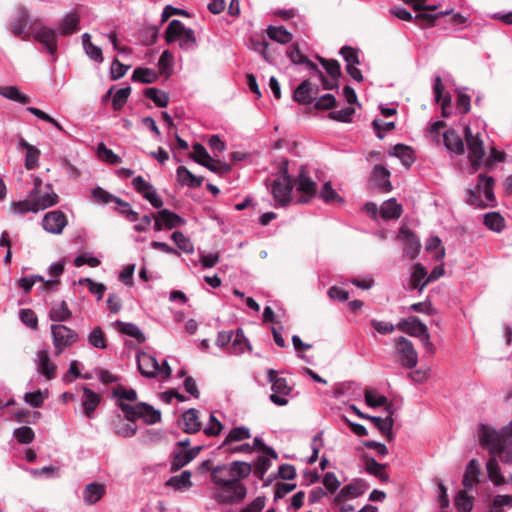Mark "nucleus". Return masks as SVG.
Masks as SVG:
<instances>
[{
  "label": "nucleus",
  "instance_id": "nucleus-1",
  "mask_svg": "<svg viewBox=\"0 0 512 512\" xmlns=\"http://www.w3.org/2000/svg\"><path fill=\"white\" fill-rule=\"evenodd\" d=\"M478 437L491 454L486 463L489 480L495 486L512 482V420L501 430L481 425Z\"/></svg>",
  "mask_w": 512,
  "mask_h": 512
},
{
  "label": "nucleus",
  "instance_id": "nucleus-2",
  "mask_svg": "<svg viewBox=\"0 0 512 512\" xmlns=\"http://www.w3.org/2000/svg\"><path fill=\"white\" fill-rule=\"evenodd\" d=\"M212 482L215 488L212 491V498L219 503H240L247 494L245 485L236 479L225 478L222 475L211 472Z\"/></svg>",
  "mask_w": 512,
  "mask_h": 512
},
{
  "label": "nucleus",
  "instance_id": "nucleus-3",
  "mask_svg": "<svg viewBox=\"0 0 512 512\" xmlns=\"http://www.w3.org/2000/svg\"><path fill=\"white\" fill-rule=\"evenodd\" d=\"M118 407L129 422L142 420L147 425H153L161 421V412L144 402H139L134 405L119 402Z\"/></svg>",
  "mask_w": 512,
  "mask_h": 512
},
{
  "label": "nucleus",
  "instance_id": "nucleus-4",
  "mask_svg": "<svg viewBox=\"0 0 512 512\" xmlns=\"http://www.w3.org/2000/svg\"><path fill=\"white\" fill-rule=\"evenodd\" d=\"M167 43L179 41V46L184 50H192L196 47V37L191 28H186L179 20H172L165 31Z\"/></svg>",
  "mask_w": 512,
  "mask_h": 512
},
{
  "label": "nucleus",
  "instance_id": "nucleus-5",
  "mask_svg": "<svg viewBox=\"0 0 512 512\" xmlns=\"http://www.w3.org/2000/svg\"><path fill=\"white\" fill-rule=\"evenodd\" d=\"M493 188L494 179L484 174H480L478 177L477 191H468L467 202L478 207L488 206L489 203H492L495 200Z\"/></svg>",
  "mask_w": 512,
  "mask_h": 512
},
{
  "label": "nucleus",
  "instance_id": "nucleus-6",
  "mask_svg": "<svg viewBox=\"0 0 512 512\" xmlns=\"http://www.w3.org/2000/svg\"><path fill=\"white\" fill-rule=\"evenodd\" d=\"M293 183L288 175L287 168H282L272 183L271 192L277 206H287L292 201Z\"/></svg>",
  "mask_w": 512,
  "mask_h": 512
},
{
  "label": "nucleus",
  "instance_id": "nucleus-7",
  "mask_svg": "<svg viewBox=\"0 0 512 512\" xmlns=\"http://www.w3.org/2000/svg\"><path fill=\"white\" fill-rule=\"evenodd\" d=\"M268 381L271 383L270 400L277 406H285L289 403V396L292 393V387L285 378L279 377L273 369L267 370Z\"/></svg>",
  "mask_w": 512,
  "mask_h": 512
},
{
  "label": "nucleus",
  "instance_id": "nucleus-8",
  "mask_svg": "<svg viewBox=\"0 0 512 512\" xmlns=\"http://www.w3.org/2000/svg\"><path fill=\"white\" fill-rule=\"evenodd\" d=\"M30 37L42 44L50 55L57 51V33L54 29L44 25L38 19L32 21Z\"/></svg>",
  "mask_w": 512,
  "mask_h": 512
},
{
  "label": "nucleus",
  "instance_id": "nucleus-9",
  "mask_svg": "<svg viewBox=\"0 0 512 512\" xmlns=\"http://www.w3.org/2000/svg\"><path fill=\"white\" fill-rule=\"evenodd\" d=\"M51 336L56 355H60L78 340L77 332L62 324L51 325Z\"/></svg>",
  "mask_w": 512,
  "mask_h": 512
},
{
  "label": "nucleus",
  "instance_id": "nucleus-10",
  "mask_svg": "<svg viewBox=\"0 0 512 512\" xmlns=\"http://www.w3.org/2000/svg\"><path fill=\"white\" fill-rule=\"evenodd\" d=\"M294 185L296 187L297 193L300 194V196L297 197L295 200L296 203L305 204L308 203L313 197H315L317 191V184L311 178L309 171L306 169V167L301 166Z\"/></svg>",
  "mask_w": 512,
  "mask_h": 512
},
{
  "label": "nucleus",
  "instance_id": "nucleus-11",
  "mask_svg": "<svg viewBox=\"0 0 512 512\" xmlns=\"http://www.w3.org/2000/svg\"><path fill=\"white\" fill-rule=\"evenodd\" d=\"M465 138L468 145V157L473 172H475L480 168L485 154L483 140L479 133L474 135L469 126L465 127Z\"/></svg>",
  "mask_w": 512,
  "mask_h": 512
},
{
  "label": "nucleus",
  "instance_id": "nucleus-12",
  "mask_svg": "<svg viewBox=\"0 0 512 512\" xmlns=\"http://www.w3.org/2000/svg\"><path fill=\"white\" fill-rule=\"evenodd\" d=\"M394 343L401 365L407 369L416 367L418 363V353L413 343L403 336L394 339Z\"/></svg>",
  "mask_w": 512,
  "mask_h": 512
},
{
  "label": "nucleus",
  "instance_id": "nucleus-13",
  "mask_svg": "<svg viewBox=\"0 0 512 512\" xmlns=\"http://www.w3.org/2000/svg\"><path fill=\"white\" fill-rule=\"evenodd\" d=\"M212 471L225 478L236 479V481L241 482L242 479L250 475L252 466L247 462L234 461L227 466H217Z\"/></svg>",
  "mask_w": 512,
  "mask_h": 512
},
{
  "label": "nucleus",
  "instance_id": "nucleus-14",
  "mask_svg": "<svg viewBox=\"0 0 512 512\" xmlns=\"http://www.w3.org/2000/svg\"><path fill=\"white\" fill-rule=\"evenodd\" d=\"M369 489V484L363 479H356L340 489L333 502L341 505L346 500L355 499L363 495Z\"/></svg>",
  "mask_w": 512,
  "mask_h": 512
},
{
  "label": "nucleus",
  "instance_id": "nucleus-15",
  "mask_svg": "<svg viewBox=\"0 0 512 512\" xmlns=\"http://www.w3.org/2000/svg\"><path fill=\"white\" fill-rule=\"evenodd\" d=\"M30 20L29 12L24 6H19L15 17L10 22V31L23 41L30 39V32L27 31V25Z\"/></svg>",
  "mask_w": 512,
  "mask_h": 512
},
{
  "label": "nucleus",
  "instance_id": "nucleus-16",
  "mask_svg": "<svg viewBox=\"0 0 512 512\" xmlns=\"http://www.w3.org/2000/svg\"><path fill=\"white\" fill-rule=\"evenodd\" d=\"M132 185L134 189L143 196L150 204L155 208L163 206L164 202L161 197L157 194L155 188L144 180L142 176H137L133 179Z\"/></svg>",
  "mask_w": 512,
  "mask_h": 512
},
{
  "label": "nucleus",
  "instance_id": "nucleus-17",
  "mask_svg": "<svg viewBox=\"0 0 512 512\" xmlns=\"http://www.w3.org/2000/svg\"><path fill=\"white\" fill-rule=\"evenodd\" d=\"M67 223L66 215L60 210L46 213L42 220L44 230L51 234H61Z\"/></svg>",
  "mask_w": 512,
  "mask_h": 512
},
{
  "label": "nucleus",
  "instance_id": "nucleus-18",
  "mask_svg": "<svg viewBox=\"0 0 512 512\" xmlns=\"http://www.w3.org/2000/svg\"><path fill=\"white\" fill-rule=\"evenodd\" d=\"M34 363L39 374L51 380L56 377L57 366L51 360L47 349L39 350L36 353Z\"/></svg>",
  "mask_w": 512,
  "mask_h": 512
},
{
  "label": "nucleus",
  "instance_id": "nucleus-19",
  "mask_svg": "<svg viewBox=\"0 0 512 512\" xmlns=\"http://www.w3.org/2000/svg\"><path fill=\"white\" fill-rule=\"evenodd\" d=\"M386 411L388 415L385 418L370 416L368 420H370L373 425L382 432L385 438L391 442L394 439L393 426L394 420L392 418V414L394 413V408L391 404L386 406Z\"/></svg>",
  "mask_w": 512,
  "mask_h": 512
},
{
  "label": "nucleus",
  "instance_id": "nucleus-20",
  "mask_svg": "<svg viewBox=\"0 0 512 512\" xmlns=\"http://www.w3.org/2000/svg\"><path fill=\"white\" fill-rule=\"evenodd\" d=\"M138 369L140 373L147 378L158 377L159 363L157 359L149 353H139L137 356Z\"/></svg>",
  "mask_w": 512,
  "mask_h": 512
},
{
  "label": "nucleus",
  "instance_id": "nucleus-21",
  "mask_svg": "<svg viewBox=\"0 0 512 512\" xmlns=\"http://www.w3.org/2000/svg\"><path fill=\"white\" fill-rule=\"evenodd\" d=\"M399 238L404 243V255L410 259H414L420 251V241L417 236L409 229L402 228Z\"/></svg>",
  "mask_w": 512,
  "mask_h": 512
},
{
  "label": "nucleus",
  "instance_id": "nucleus-22",
  "mask_svg": "<svg viewBox=\"0 0 512 512\" xmlns=\"http://www.w3.org/2000/svg\"><path fill=\"white\" fill-rule=\"evenodd\" d=\"M318 88L314 87L309 80H304L295 89L293 98L301 104H311L316 99Z\"/></svg>",
  "mask_w": 512,
  "mask_h": 512
},
{
  "label": "nucleus",
  "instance_id": "nucleus-23",
  "mask_svg": "<svg viewBox=\"0 0 512 512\" xmlns=\"http://www.w3.org/2000/svg\"><path fill=\"white\" fill-rule=\"evenodd\" d=\"M398 328L413 337H422L428 332L427 326L417 317H410L398 323Z\"/></svg>",
  "mask_w": 512,
  "mask_h": 512
},
{
  "label": "nucleus",
  "instance_id": "nucleus-24",
  "mask_svg": "<svg viewBox=\"0 0 512 512\" xmlns=\"http://www.w3.org/2000/svg\"><path fill=\"white\" fill-rule=\"evenodd\" d=\"M390 172L382 165H375L372 169V180L380 191L390 192L392 184L390 182Z\"/></svg>",
  "mask_w": 512,
  "mask_h": 512
},
{
  "label": "nucleus",
  "instance_id": "nucleus-25",
  "mask_svg": "<svg viewBox=\"0 0 512 512\" xmlns=\"http://www.w3.org/2000/svg\"><path fill=\"white\" fill-rule=\"evenodd\" d=\"M17 148L26 151L25 167L28 170H33L39 165L40 150L28 143L24 138H20Z\"/></svg>",
  "mask_w": 512,
  "mask_h": 512
},
{
  "label": "nucleus",
  "instance_id": "nucleus-26",
  "mask_svg": "<svg viewBox=\"0 0 512 512\" xmlns=\"http://www.w3.org/2000/svg\"><path fill=\"white\" fill-rule=\"evenodd\" d=\"M80 15L73 11L67 13L61 20L58 32L61 35H71L79 30Z\"/></svg>",
  "mask_w": 512,
  "mask_h": 512
},
{
  "label": "nucleus",
  "instance_id": "nucleus-27",
  "mask_svg": "<svg viewBox=\"0 0 512 512\" xmlns=\"http://www.w3.org/2000/svg\"><path fill=\"white\" fill-rule=\"evenodd\" d=\"M480 473L479 462L476 459L470 460L462 480V484L466 490H471L474 485L479 482Z\"/></svg>",
  "mask_w": 512,
  "mask_h": 512
},
{
  "label": "nucleus",
  "instance_id": "nucleus-28",
  "mask_svg": "<svg viewBox=\"0 0 512 512\" xmlns=\"http://www.w3.org/2000/svg\"><path fill=\"white\" fill-rule=\"evenodd\" d=\"M105 491V485L96 482L90 483L84 488L83 501L87 505H93L104 496Z\"/></svg>",
  "mask_w": 512,
  "mask_h": 512
},
{
  "label": "nucleus",
  "instance_id": "nucleus-29",
  "mask_svg": "<svg viewBox=\"0 0 512 512\" xmlns=\"http://www.w3.org/2000/svg\"><path fill=\"white\" fill-rule=\"evenodd\" d=\"M443 142L447 150L455 154L464 153V142L455 130H447L443 134Z\"/></svg>",
  "mask_w": 512,
  "mask_h": 512
},
{
  "label": "nucleus",
  "instance_id": "nucleus-30",
  "mask_svg": "<svg viewBox=\"0 0 512 512\" xmlns=\"http://www.w3.org/2000/svg\"><path fill=\"white\" fill-rule=\"evenodd\" d=\"M72 317V311L65 301L54 302L49 312V318L53 322H65Z\"/></svg>",
  "mask_w": 512,
  "mask_h": 512
},
{
  "label": "nucleus",
  "instance_id": "nucleus-31",
  "mask_svg": "<svg viewBox=\"0 0 512 512\" xmlns=\"http://www.w3.org/2000/svg\"><path fill=\"white\" fill-rule=\"evenodd\" d=\"M176 176L178 182H180L183 186H188L190 188L200 187L204 180L203 177L195 176L185 166H179L177 168Z\"/></svg>",
  "mask_w": 512,
  "mask_h": 512
},
{
  "label": "nucleus",
  "instance_id": "nucleus-32",
  "mask_svg": "<svg viewBox=\"0 0 512 512\" xmlns=\"http://www.w3.org/2000/svg\"><path fill=\"white\" fill-rule=\"evenodd\" d=\"M134 422L126 423L122 420L120 415L111 422L113 432L121 437L130 438L133 437L137 432V426Z\"/></svg>",
  "mask_w": 512,
  "mask_h": 512
},
{
  "label": "nucleus",
  "instance_id": "nucleus-33",
  "mask_svg": "<svg viewBox=\"0 0 512 512\" xmlns=\"http://www.w3.org/2000/svg\"><path fill=\"white\" fill-rule=\"evenodd\" d=\"M100 396L89 388L83 389L82 406L88 418L93 417V412L99 405Z\"/></svg>",
  "mask_w": 512,
  "mask_h": 512
},
{
  "label": "nucleus",
  "instance_id": "nucleus-34",
  "mask_svg": "<svg viewBox=\"0 0 512 512\" xmlns=\"http://www.w3.org/2000/svg\"><path fill=\"white\" fill-rule=\"evenodd\" d=\"M402 214V206L395 198L385 201L380 207V215L385 220L398 219Z\"/></svg>",
  "mask_w": 512,
  "mask_h": 512
},
{
  "label": "nucleus",
  "instance_id": "nucleus-35",
  "mask_svg": "<svg viewBox=\"0 0 512 512\" xmlns=\"http://www.w3.org/2000/svg\"><path fill=\"white\" fill-rule=\"evenodd\" d=\"M231 342V345L228 347V353L231 355H241L244 353L245 349H250L248 340L246 339L241 328L236 330V333L233 336Z\"/></svg>",
  "mask_w": 512,
  "mask_h": 512
},
{
  "label": "nucleus",
  "instance_id": "nucleus-36",
  "mask_svg": "<svg viewBox=\"0 0 512 512\" xmlns=\"http://www.w3.org/2000/svg\"><path fill=\"white\" fill-rule=\"evenodd\" d=\"M251 437L250 429L245 426H239L231 429L226 435L220 447H226L235 442H241Z\"/></svg>",
  "mask_w": 512,
  "mask_h": 512
},
{
  "label": "nucleus",
  "instance_id": "nucleus-37",
  "mask_svg": "<svg viewBox=\"0 0 512 512\" xmlns=\"http://www.w3.org/2000/svg\"><path fill=\"white\" fill-rule=\"evenodd\" d=\"M266 33L270 39L280 44H287L292 40V34L284 26H268Z\"/></svg>",
  "mask_w": 512,
  "mask_h": 512
},
{
  "label": "nucleus",
  "instance_id": "nucleus-38",
  "mask_svg": "<svg viewBox=\"0 0 512 512\" xmlns=\"http://www.w3.org/2000/svg\"><path fill=\"white\" fill-rule=\"evenodd\" d=\"M200 448L196 447L190 450H182L174 455L172 460V469L178 470L192 461L199 453Z\"/></svg>",
  "mask_w": 512,
  "mask_h": 512
},
{
  "label": "nucleus",
  "instance_id": "nucleus-39",
  "mask_svg": "<svg viewBox=\"0 0 512 512\" xmlns=\"http://www.w3.org/2000/svg\"><path fill=\"white\" fill-rule=\"evenodd\" d=\"M389 154L399 158L402 164L406 167L411 166V164L414 162L413 150L409 146L403 144L395 145Z\"/></svg>",
  "mask_w": 512,
  "mask_h": 512
},
{
  "label": "nucleus",
  "instance_id": "nucleus-40",
  "mask_svg": "<svg viewBox=\"0 0 512 512\" xmlns=\"http://www.w3.org/2000/svg\"><path fill=\"white\" fill-rule=\"evenodd\" d=\"M0 95L11 101L18 102L21 104H27L30 102V97L22 93L16 86L0 87Z\"/></svg>",
  "mask_w": 512,
  "mask_h": 512
},
{
  "label": "nucleus",
  "instance_id": "nucleus-41",
  "mask_svg": "<svg viewBox=\"0 0 512 512\" xmlns=\"http://www.w3.org/2000/svg\"><path fill=\"white\" fill-rule=\"evenodd\" d=\"M90 38L91 37L88 33H84L82 35V43H83L85 53L91 60H93L97 63H102L104 60L102 50L100 47L94 45L91 42Z\"/></svg>",
  "mask_w": 512,
  "mask_h": 512
},
{
  "label": "nucleus",
  "instance_id": "nucleus-42",
  "mask_svg": "<svg viewBox=\"0 0 512 512\" xmlns=\"http://www.w3.org/2000/svg\"><path fill=\"white\" fill-rule=\"evenodd\" d=\"M116 327L119 332L136 339L139 343H143L146 340L145 335L142 333L139 327L133 323L117 321Z\"/></svg>",
  "mask_w": 512,
  "mask_h": 512
},
{
  "label": "nucleus",
  "instance_id": "nucleus-43",
  "mask_svg": "<svg viewBox=\"0 0 512 512\" xmlns=\"http://www.w3.org/2000/svg\"><path fill=\"white\" fill-rule=\"evenodd\" d=\"M46 187L48 189L46 193L33 198L39 210H44L58 203V195L53 191L51 185L47 184Z\"/></svg>",
  "mask_w": 512,
  "mask_h": 512
},
{
  "label": "nucleus",
  "instance_id": "nucleus-44",
  "mask_svg": "<svg viewBox=\"0 0 512 512\" xmlns=\"http://www.w3.org/2000/svg\"><path fill=\"white\" fill-rule=\"evenodd\" d=\"M158 214L167 229H173L185 224V220L182 217L168 209H162L158 211Z\"/></svg>",
  "mask_w": 512,
  "mask_h": 512
},
{
  "label": "nucleus",
  "instance_id": "nucleus-45",
  "mask_svg": "<svg viewBox=\"0 0 512 512\" xmlns=\"http://www.w3.org/2000/svg\"><path fill=\"white\" fill-rule=\"evenodd\" d=\"M434 97H435V100L436 102H441V107H442V115L444 117H448V114L446 112L448 106L450 105L451 103V98L449 96H445L444 98H442V93L444 91V85L442 83V79L440 76H437L434 80Z\"/></svg>",
  "mask_w": 512,
  "mask_h": 512
},
{
  "label": "nucleus",
  "instance_id": "nucleus-46",
  "mask_svg": "<svg viewBox=\"0 0 512 512\" xmlns=\"http://www.w3.org/2000/svg\"><path fill=\"white\" fill-rule=\"evenodd\" d=\"M182 418L186 432L196 433L201 429V423L199 421L198 412L196 409H189L183 414Z\"/></svg>",
  "mask_w": 512,
  "mask_h": 512
},
{
  "label": "nucleus",
  "instance_id": "nucleus-47",
  "mask_svg": "<svg viewBox=\"0 0 512 512\" xmlns=\"http://www.w3.org/2000/svg\"><path fill=\"white\" fill-rule=\"evenodd\" d=\"M288 57L294 64H306L308 69L313 70L317 72L318 75L322 76V72L318 69L316 64L303 55L297 47H293L288 51Z\"/></svg>",
  "mask_w": 512,
  "mask_h": 512
},
{
  "label": "nucleus",
  "instance_id": "nucleus-48",
  "mask_svg": "<svg viewBox=\"0 0 512 512\" xmlns=\"http://www.w3.org/2000/svg\"><path fill=\"white\" fill-rule=\"evenodd\" d=\"M454 505L458 512H470L473 508V498L465 490L459 491L454 498Z\"/></svg>",
  "mask_w": 512,
  "mask_h": 512
},
{
  "label": "nucleus",
  "instance_id": "nucleus-49",
  "mask_svg": "<svg viewBox=\"0 0 512 512\" xmlns=\"http://www.w3.org/2000/svg\"><path fill=\"white\" fill-rule=\"evenodd\" d=\"M484 224L492 231L501 232L505 227V220L498 212H490L485 214Z\"/></svg>",
  "mask_w": 512,
  "mask_h": 512
},
{
  "label": "nucleus",
  "instance_id": "nucleus-50",
  "mask_svg": "<svg viewBox=\"0 0 512 512\" xmlns=\"http://www.w3.org/2000/svg\"><path fill=\"white\" fill-rule=\"evenodd\" d=\"M146 97L152 100L158 107H166L169 103V96L166 92L157 88H147L144 91Z\"/></svg>",
  "mask_w": 512,
  "mask_h": 512
},
{
  "label": "nucleus",
  "instance_id": "nucleus-51",
  "mask_svg": "<svg viewBox=\"0 0 512 512\" xmlns=\"http://www.w3.org/2000/svg\"><path fill=\"white\" fill-rule=\"evenodd\" d=\"M366 471L371 475L379 478L382 482H387L389 479L387 473L385 472V465L378 463L373 458L367 460Z\"/></svg>",
  "mask_w": 512,
  "mask_h": 512
},
{
  "label": "nucleus",
  "instance_id": "nucleus-52",
  "mask_svg": "<svg viewBox=\"0 0 512 512\" xmlns=\"http://www.w3.org/2000/svg\"><path fill=\"white\" fill-rule=\"evenodd\" d=\"M96 153L100 160H103L109 164L115 165L121 162V158L111 149L107 148L104 143H99L97 145Z\"/></svg>",
  "mask_w": 512,
  "mask_h": 512
},
{
  "label": "nucleus",
  "instance_id": "nucleus-53",
  "mask_svg": "<svg viewBox=\"0 0 512 512\" xmlns=\"http://www.w3.org/2000/svg\"><path fill=\"white\" fill-rule=\"evenodd\" d=\"M172 240L177 247L184 253L192 254L194 252L193 243L180 231H174L171 235Z\"/></svg>",
  "mask_w": 512,
  "mask_h": 512
},
{
  "label": "nucleus",
  "instance_id": "nucleus-54",
  "mask_svg": "<svg viewBox=\"0 0 512 512\" xmlns=\"http://www.w3.org/2000/svg\"><path fill=\"white\" fill-rule=\"evenodd\" d=\"M365 402L370 407L387 406L388 399L386 396L379 394L377 391L367 389L365 391Z\"/></svg>",
  "mask_w": 512,
  "mask_h": 512
},
{
  "label": "nucleus",
  "instance_id": "nucleus-55",
  "mask_svg": "<svg viewBox=\"0 0 512 512\" xmlns=\"http://www.w3.org/2000/svg\"><path fill=\"white\" fill-rule=\"evenodd\" d=\"M132 78L135 81L148 84L156 81L157 74L149 68H136L133 72Z\"/></svg>",
  "mask_w": 512,
  "mask_h": 512
},
{
  "label": "nucleus",
  "instance_id": "nucleus-56",
  "mask_svg": "<svg viewBox=\"0 0 512 512\" xmlns=\"http://www.w3.org/2000/svg\"><path fill=\"white\" fill-rule=\"evenodd\" d=\"M11 209L15 214H25L28 212L39 211L36 205V201H34V199L12 203Z\"/></svg>",
  "mask_w": 512,
  "mask_h": 512
},
{
  "label": "nucleus",
  "instance_id": "nucleus-57",
  "mask_svg": "<svg viewBox=\"0 0 512 512\" xmlns=\"http://www.w3.org/2000/svg\"><path fill=\"white\" fill-rule=\"evenodd\" d=\"M89 344L98 349L106 348V340L104 336V332L100 327H95L88 335Z\"/></svg>",
  "mask_w": 512,
  "mask_h": 512
},
{
  "label": "nucleus",
  "instance_id": "nucleus-58",
  "mask_svg": "<svg viewBox=\"0 0 512 512\" xmlns=\"http://www.w3.org/2000/svg\"><path fill=\"white\" fill-rule=\"evenodd\" d=\"M113 396L117 398V404L119 402H125L126 401H136L137 400V392L130 388L126 389L123 386H119L113 390Z\"/></svg>",
  "mask_w": 512,
  "mask_h": 512
},
{
  "label": "nucleus",
  "instance_id": "nucleus-59",
  "mask_svg": "<svg viewBox=\"0 0 512 512\" xmlns=\"http://www.w3.org/2000/svg\"><path fill=\"white\" fill-rule=\"evenodd\" d=\"M130 93H131V88L129 86L118 89L113 96V100H112L113 109L116 111L122 109L123 106L125 105V103L127 102V99L129 97Z\"/></svg>",
  "mask_w": 512,
  "mask_h": 512
},
{
  "label": "nucleus",
  "instance_id": "nucleus-60",
  "mask_svg": "<svg viewBox=\"0 0 512 512\" xmlns=\"http://www.w3.org/2000/svg\"><path fill=\"white\" fill-rule=\"evenodd\" d=\"M427 271L425 267L417 263L413 268V272L411 275V281L414 288H417L420 291L421 284L427 279Z\"/></svg>",
  "mask_w": 512,
  "mask_h": 512
},
{
  "label": "nucleus",
  "instance_id": "nucleus-61",
  "mask_svg": "<svg viewBox=\"0 0 512 512\" xmlns=\"http://www.w3.org/2000/svg\"><path fill=\"white\" fill-rule=\"evenodd\" d=\"M271 455L267 452L265 454L258 457L257 461L254 464V472L259 476H263L271 466Z\"/></svg>",
  "mask_w": 512,
  "mask_h": 512
},
{
  "label": "nucleus",
  "instance_id": "nucleus-62",
  "mask_svg": "<svg viewBox=\"0 0 512 512\" xmlns=\"http://www.w3.org/2000/svg\"><path fill=\"white\" fill-rule=\"evenodd\" d=\"M20 320L27 327L36 330L38 328V318L33 310L31 309H21L19 312Z\"/></svg>",
  "mask_w": 512,
  "mask_h": 512
},
{
  "label": "nucleus",
  "instance_id": "nucleus-63",
  "mask_svg": "<svg viewBox=\"0 0 512 512\" xmlns=\"http://www.w3.org/2000/svg\"><path fill=\"white\" fill-rule=\"evenodd\" d=\"M119 206V212L125 216L129 221L136 222L139 220V215L136 211H134L128 202L123 201L118 198L115 202Z\"/></svg>",
  "mask_w": 512,
  "mask_h": 512
},
{
  "label": "nucleus",
  "instance_id": "nucleus-64",
  "mask_svg": "<svg viewBox=\"0 0 512 512\" xmlns=\"http://www.w3.org/2000/svg\"><path fill=\"white\" fill-rule=\"evenodd\" d=\"M14 437L19 443L29 444L33 441L35 434L30 427L22 426L14 431Z\"/></svg>",
  "mask_w": 512,
  "mask_h": 512
}]
</instances>
